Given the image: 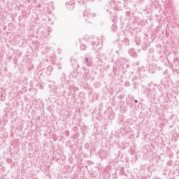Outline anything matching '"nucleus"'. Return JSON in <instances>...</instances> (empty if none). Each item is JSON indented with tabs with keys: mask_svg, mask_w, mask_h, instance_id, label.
Returning a JSON list of instances; mask_svg holds the SVG:
<instances>
[{
	"mask_svg": "<svg viewBox=\"0 0 179 179\" xmlns=\"http://www.w3.org/2000/svg\"><path fill=\"white\" fill-rule=\"evenodd\" d=\"M80 48L81 51H85V50H86V48H87L86 45H85V44H81L80 46Z\"/></svg>",
	"mask_w": 179,
	"mask_h": 179,
	"instance_id": "423d86ee",
	"label": "nucleus"
},
{
	"mask_svg": "<svg viewBox=\"0 0 179 179\" xmlns=\"http://www.w3.org/2000/svg\"><path fill=\"white\" fill-rule=\"evenodd\" d=\"M73 65H76V68H79V64L77 62L74 63Z\"/></svg>",
	"mask_w": 179,
	"mask_h": 179,
	"instance_id": "ddd939ff",
	"label": "nucleus"
},
{
	"mask_svg": "<svg viewBox=\"0 0 179 179\" xmlns=\"http://www.w3.org/2000/svg\"><path fill=\"white\" fill-rule=\"evenodd\" d=\"M62 82H65L66 80V78H65V76L61 78Z\"/></svg>",
	"mask_w": 179,
	"mask_h": 179,
	"instance_id": "9d476101",
	"label": "nucleus"
},
{
	"mask_svg": "<svg viewBox=\"0 0 179 179\" xmlns=\"http://www.w3.org/2000/svg\"><path fill=\"white\" fill-rule=\"evenodd\" d=\"M117 54H118V51H116Z\"/></svg>",
	"mask_w": 179,
	"mask_h": 179,
	"instance_id": "4be33fe9",
	"label": "nucleus"
},
{
	"mask_svg": "<svg viewBox=\"0 0 179 179\" xmlns=\"http://www.w3.org/2000/svg\"><path fill=\"white\" fill-rule=\"evenodd\" d=\"M134 102H135V103H138V99H135V100H134Z\"/></svg>",
	"mask_w": 179,
	"mask_h": 179,
	"instance_id": "a211bd4d",
	"label": "nucleus"
},
{
	"mask_svg": "<svg viewBox=\"0 0 179 179\" xmlns=\"http://www.w3.org/2000/svg\"><path fill=\"white\" fill-rule=\"evenodd\" d=\"M127 68H129V65L127 64Z\"/></svg>",
	"mask_w": 179,
	"mask_h": 179,
	"instance_id": "aec40b11",
	"label": "nucleus"
},
{
	"mask_svg": "<svg viewBox=\"0 0 179 179\" xmlns=\"http://www.w3.org/2000/svg\"><path fill=\"white\" fill-rule=\"evenodd\" d=\"M127 16H129V12L126 13Z\"/></svg>",
	"mask_w": 179,
	"mask_h": 179,
	"instance_id": "dca6fc26",
	"label": "nucleus"
},
{
	"mask_svg": "<svg viewBox=\"0 0 179 179\" xmlns=\"http://www.w3.org/2000/svg\"><path fill=\"white\" fill-rule=\"evenodd\" d=\"M85 64H87V66H90V63L89 62V59L87 57L85 59Z\"/></svg>",
	"mask_w": 179,
	"mask_h": 179,
	"instance_id": "0eeeda50",
	"label": "nucleus"
},
{
	"mask_svg": "<svg viewBox=\"0 0 179 179\" xmlns=\"http://www.w3.org/2000/svg\"><path fill=\"white\" fill-rule=\"evenodd\" d=\"M160 69H162V68H159V71H160Z\"/></svg>",
	"mask_w": 179,
	"mask_h": 179,
	"instance_id": "412c9836",
	"label": "nucleus"
},
{
	"mask_svg": "<svg viewBox=\"0 0 179 179\" xmlns=\"http://www.w3.org/2000/svg\"><path fill=\"white\" fill-rule=\"evenodd\" d=\"M73 131H76L77 129H78V127H75L73 128Z\"/></svg>",
	"mask_w": 179,
	"mask_h": 179,
	"instance_id": "2eb2a0df",
	"label": "nucleus"
},
{
	"mask_svg": "<svg viewBox=\"0 0 179 179\" xmlns=\"http://www.w3.org/2000/svg\"><path fill=\"white\" fill-rule=\"evenodd\" d=\"M116 66H121V60L120 59H118L116 62Z\"/></svg>",
	"mask_w": 179,
	"mask_h": 179,
	"instance_id": "6e6552de",
	"label": "nucleus"
},
{
	"mask_svg": "<svg viewBox=\"0 0 179 179\" xmlns=\"http://www.w3.org/2000/svg\"><path fill=\"white\" fill-rule=\"evenodd\" d=\"M64 134L66 135V136H68L69 135V132L66 131L64 132Z\"/></svg>",
	"mask_w": 179,
	"mask_h": 179,
	"instance_id": "f8f14e48",
	"label": "nucleus"
},
{
	"mask_svg": "<svg viewBox=\"0 0 179 179\" xmlns=\"http://www.w3.org/2000/svg\"><path fill=\"white\" fill-rule=\"evenodd\" d=\"M84 17H87L88 19H93V17H96V14L90 13L87 10H85L83 13Z\"/></svg>",
	"mask_w": 179,
	"mask_h": 179,
	"instance_id": "f257e3e1",
	"label": "nucleus"
},
{
	"mask_svg": "<svg viewBox=\"0 0 179 179\" xmlns=\"http://www.w3.org/2000/svg\"><path fill=\"white\" fill-rule=\"evenodd\" d=\"M159 61L161 62H163V56H160L159 57Z\"/></svg>",
	"mask_w": 179,
	"mask_h": 179,
	"instance_id": "9b49d317",
	"label": "nucleus"
},
{
	"mask_svg": "<svg viewBox=\"0 0 179 179\" xmlns=\"http://www.w3.org/2000/svg\"><path fill=\"white\" fill-rule=\"evenodd\" d=\"M129 54L133 58H137L138 57V54L135 52L134 50H129Z\"/></svg>",
	"mask_w": 179,
	"mask_h": 179,
	"instance_id": "20e7f679",
	"label": "nucleus"
},
{
	"mask_svg": "<svg viewBox=\"0 0 179 179\" xmlns=\"http://www.w3.org/2000/svg\"><path fill=\"white\" fill-rule=\"evenodd\" d=\"M85 22H89V23H90V21L88 20L87 17H85Z\"/></svg>",
	"mask_w": 179,
	"mask_h": 179,
	"instance_id": "4468645a",
	"label": "nucleus"
},
{
	"mask_svg": "<svg viewBox=\"0 0 179 179\" xmlns=\"http://www.w3.org/2000/svg\"><path fill=\"white\" fill-rule=\"evenodd\" d=\"M15 179H16V178H15Z\"/></svg>",
	"mask_w": 179,
	"mask_h": 179,
	"instance_id": "5701e85b",
	"label": "nucleus"
},
{
	"mask_svg": "<svg viewBox=\"0 0 179 179\" xmlns=\"http://www.w3.org/2000/svg\"><path fill=\"white\" fill-rule=\"evenodd\" d=\"M91 44L92 45V50H96V48H98V50H100L101 47H100V43L99 42H91Z\"/></svg>",
	"mask_w": 179,
	"mask_h": 179,
	"instance_id": "7ed1b4c3",
	"label": "nucleus"
},
{
	"mask_svg": "<svg viewBox=\"0 0 179 179\" xmlns=\"http://www.w3.org/2000/svg\"><path fill=\"white\" fill-rule=\"evenodd\" d=\"M122 45H129V40H128V38H124L122 41Z\"/></svg>",
	"mask_w": 179,
	"mask_h": 179,
	"instance_id": "39448f33",
	"label": "nucleus"
},
{
	"mask_svg": "<svg viewBox=\"0 0 179 179\" xmlns=\"http://www.w3.org/2000/svg\"><path fill=\"white\" fill-rule=\"evenodd\" d=\"M173 62H174V64H176V65H178V58L176 57V58L173 59Z\"/></svg>",
	"mask_w": 179,
	"mask_h": 179,
	"instance_id": "1a4fd4ad",
	"label": "nucleus"
},
{
	"mask_svg": "<svg viewBox=\"0 0 179 179\" xmlns=\"http://www.w3.org/2000/svg\"><path fill=\"white\" fill-rule=\"evenodd\" d=\"M66 6L69 10H72V9L75 8V3L69 1V3H66Z\"/></svg>",
	"mask_w": 179,
	"mask_h": 179,
	"instance_id": "f03ea898",
	"label": "nucleus"
},
{
	"mask_svg": "<svg viewBox=\"0 0 179 179\" xmlns=\"http://www.w3.org/2000/svg\"><path fill=\"white\" fill-rule=\"evenodd\" d=\"M126 86H129V83H126Z\"/></svg>",
	"mask_w": 179,
	"mask_h": 179,
	"instance_id": "6ab92c4d",
	"label": "nucleus"
},
{
	"mask_svg": "<svg viewBox=\"0 0 179 179\" xmlns=\"http://www.w3.org/2000/svg\"><path fill=\"white\" fill-rule=\"evenodd\" d=\"M136 45H139L140 43H138V41H136Z\"/></svg>",
	"mask_w": 179,
	"mask_h": 179,
	"instance_id": "f3484780",
	"label": "nucleus"
}]
</instances>
